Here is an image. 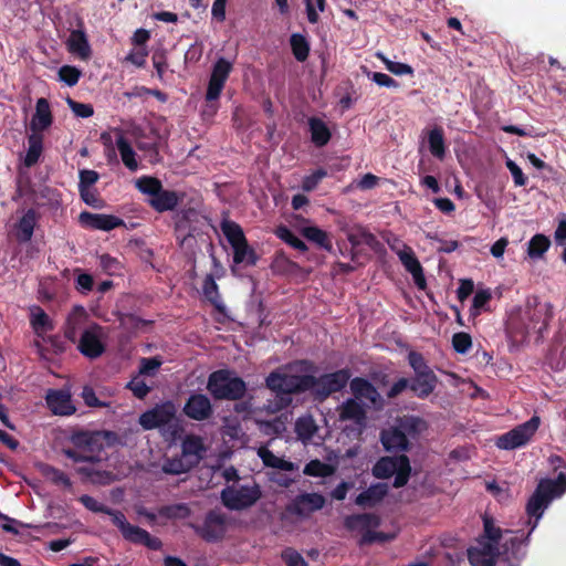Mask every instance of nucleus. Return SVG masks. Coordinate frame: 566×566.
<instances>
[{
    "label": "nucleus",
    "instance_id": "obj_9",
    "mask_svg": "<svg viewBox=\"0 0 566 566\" xmlns=\"http://www.w3.org/2000/svg\"><path fill=\"white\" fill-rule=\"evenodd\" d=\"M376 479H389L395 475L394 488H403L412 474V465L409 455H382L371 469Z\"/></svg>",
    "mask_w": 566,
    "mask_h": 566
},
{
    "label": "nucleus",
    "instance_id": "obj_35",
    "mask_svg": "<svg viewBox=\"0 0 566 566\" xmlns=\"http://www.w3.org/2000/svg\"><path fill=\"white\" fill-rule=\"evenodd\" d=\"M116 146L118 150L120 151V157L123 164L129 169V170H137L138 168V161L136 159V151L132 147V144L129 140L124 137V135H119L116 139Z\"/></svg>",
    "mask_w": 566,
    "mask_h": 566
},
{
    "label": "nucleus",
    "instance_id": "obj_33",
    "mask_svg": "<svg viewBox=\"0 0 566 566\" xmlns=\"http://www.w3.org/2000/svg\"><path fill=\"white\" fill-rule=\"evenodd\" d=\"M311 139L317 147H324L332 138V132L325 120L319 117H310L308 119Z\"/></svg>",
    "mask_w": 566,
    "mask_h": 566
},
{
    "label": "nucleus",
    "instance_id": "obj_18",
    "mask_svg": "<svg viewBox=\"0 0 566 566\" xmlns=\"http://www.w3.org/2000/svg\"><path fill=\"white\" fill-rule=\"evenodd\" d=\"M326 503L322 493H298L292 502L286 505V511L295 516H311L312 512L319 511Z\"/></svg>",
    "mask_w": 566,
    "mask_h": 566
},
{
    "label": "nucleus",
    "instance_id": "obj_30",
    "mask_svg": "<svg viewBox=\"0 0 566 566\" xmlns=\"http://www.w3.org/2000/svg\"><path fill=\"white\" fill-rule=\"evenodd\" d=\"M439 379L432 368H429L421 377L410 379V389L418 398H428L436 389Z\"/></svg>",
    "mask_w": 566,
    "mask_h": 566
},
{
    "label": "nucleus",
    "instance_id": "obj_36",
    "mask_svg": "<svg viewBox=\"0 0 566 566\" xmlns=\"http://www.w3.org/2000/svg\"><path fill=\"white\" fill-rule=\"evenodd\" d=\"M43 153V137L40 134H32L28 137V150L24 157V165L32 167L38 164L40 155Z\"/></svg>",
    "mask_w": 566,
    "mask_h": 566
},
{
    "label": "nucleus",
    "instance_id": "obj_42",
    "mask_svg": "<svg viewBox=\"0 0 566 566\" xmlns=\"http://www.w3.org/2000/svg\"><path fill=\"white\" fill-rule=\"evenodd\" d=\"M275 234L279 239L283 240V242L298 251H307L308 249L307 244L304 243L302 239L297 238L296 233H294L291 228L286 227V224H280L275 229Z\"/></svg>",
    "mask_w": 566,
    "mask_h": 566
},
{
    "label": "nucleus",
    "instance_id": "obj_61",
    "mask_svg": "<svg viewBox=\"0 0 566 566\" xmlns=\"http://www.w3.org/2000/svg\"><path fill=\"white\" fill-rule=\"evenodd\" d=\"M161 365L160 357H142L139 373L140 375H154L155 370L159 369Z\"/></svg>",
    "mask_w": 566,
    "mask_h": 566
},
{
    "label": "nucleus",
    "instance_id": "obj_49",
    "mask_svg": "<svg viewBox=\"0 0 566 566\" xmlns=\"http://www.w3.org/2000/svg\"><path fill=\"white\" fill-rule=\"evenodd\" d=\"M99 175L97 171H94V169H82L80 171V181H78V190L80 196L84 193V191L87 190V188L93 187L96 181H98Z\"/></svg>",
    "mask_w": 566,
    "mask_h": 566
},
{
    "label": "nucleus",
    "instance_id": "obj_12",
    "mask_svg": "<svg viewBox=\"0 0 566 566\" xmlns=\"http://www.w3.org/2000/svg\"><path fill=\"white\" fill-rule=\"evenodd\" d=\"M539 424L541 418L532 417L530 420L514 427L509 432H504V434L499 436L495 444L497 448H501V450H514V448L527 444L534 433L537 432Z\"/></svg>",
    "mask_w": 566,
    "mask_h": 566
},
{
    "label": "nucleus",
    "instance_id": "obj_31",
    "mask_svg": "<svg viewBox=\"0 0 566 566\" xmlns=\"http://www.w3.org/2000/svg\"><path fill=\"white\" fill-rule=\"evenodd\" d=\"M399 260L405 265L406 270L410 272L416 285L419 289H426L427 280L423 273L422 264L413 252L399 253Z\"/></svg>",
    "mask_w": 566,
    "mask_h": 566
},
{
    "label": "nucleus",
    "instance_id": "obj_11",
    "mask_svg": "<svg viewBox=\"0 0 566 566\" xmlns=\"http://www.w3.org/2000/svg\"><path fill=\"white\" fill-rule=\"evenodd\" d=\"M262 494V489L258 482L241 484L240 486H226L221 492V502L231 511H243V509L252 507Z\"/></svg>",
    "mask_w": 566,
    "mask_h": 566
},
{
    "label": "nucleus",
    "instance_id": "obj_23",
    "mask_svg": "<svg viewBox=\"0 0 566 566\" xmlns=\"http://www.w3.org/2000/svg\"><path fill=\"white\" fill-rule=\"evenodd\" d=\"M78 220L85 228L103 229L104 231H111V229L125 224L124 219L118 218V216L95 214V212H87V210L80 213Z\"/></svg>",
    "mask_w": 566,
    "mask_h": 566
},
{
    "label": "nucleus",
    "instance_id": "obj_54",
    "mask_svg": "<svg viewBox=\"0 0 566 566\" xmlns=\"http://www.w3.org/2000/svg\"><path fill=\"white\" fill-rule=\"evenodd\" d=\"M484 524V536H486L495 546H499L500 541L502 539V530L501 527H497L493 523L492 518H489V516H484L483 518Z\"/></svg>",
    "mask_w": 566,
    "mask_h": 566
},
{
    "label": "nucleus",
    "instance_id": "obj_20",
    "mask_svg": "<svg viewBox=\"0 0 566 566\" xmlns=\"http://www.w3.org/2000/svg\"><path fill=\"white\" fill-rule=\"evenodd\" d=\"M45 403L56 416H72L76 410L69 389H49Z\"/></svg>",
    "mask_w": 566,
    "mask_h": 566
},
{
    "label": "nucleus",
    "instance_id": "obj_21",
    "mask_svg": "<svg viewBox=\"0 0 566 566\" xmlns=\"http://www.w3.org/2000/svg\"><path fill=\"white\" fill-rule=\"evenodd\" d=\"M185 415L196 421H205L211 418L213 406L211 400L205 394H192L188 397L184 406Z\"/></svg>",
    "mask_w": 566,
    "mask_h": 566
},
{
    "label": "nucleus",
    "instance_id": "obj_37",
    "mask_svg": "<svg viewBox=\"0 0 566 566\" xmlns=\"http://www.w3.org/2000/svg\"><path fill=\"white\" fill-rule=\"evenodd\" d=\"M303 235L326 251H333V243L326 230L319 227H304Z\"/></svg>",
    "mask_w": 566,
    "mask_h": 566
},
{
    "label": "nucleus",
    "instance_id": "obj_27",
    "mask_svg": "<svg viewBox=\"0 0 566 566\" xmlns=\"http://www.w3.org/2000/svg\"><path fill=\"white\" fill-rule=\"evenodd\" d=\"M340 421H355L356 424H365L367 415L359 398H347L338 408Z\"/></svg>",
    "mask_w": 566,
    "mask_h": 566
},
{
    "label": "nucleus",
    "instance_id": "obj_24",
    "mask_svg": "<svg viewBox=\"0 0 566 566\" xmlns=\"http://www.w3.org/2000/svg\"><path fill=\"white\" fill-rule=\"evenodd\" d=\"M347 238L352 245V259L356 260L357 252L356 249L359 245H367L373 251H381L384 249L382 243H380L379 239L376 238L375 233H371L368 228L365 227H356L352 228L349 232H347Z\"/></svg>",
    "mask_w": 566,
    "mask_h": 566
},
{
    "label": "nucleus",
    "instance_id": "obj_13",
    "mask_svg": "<svg viewBox=\"0 0 566 566\" xmlns=\"http://www.w3.org/2000/svg\"><path fill=\"white\" fill-rule=\"evenodd\" d=\"M198 536L208 543L223 539L228 532V518L226 513L220 510H210L207 512L202 524H190Z\"/></svg>",
    "mask_w": 566,
    "mask_h": 566
},
{
    "label": "nucleus",
    "instance_id": "obj_5",
    "mask_svg": "<svg viewBox=\"0 0 566 566\" xmlns=\"http://www.w3.org/2000/svg\"><path fill=\"white\" fill-rule=\"evenodd\" d=\"M553 315L551 304H535L533 306L527 304L522 317L521 326L518 327L514 322L511 323L509 326V333L513 340H517V343L526 340L531 332H537L539 335H543L545 329H547Z\"/></svg>",
    "mask_w": 566,
    "mask_h": 566
},
{
    "label": "nucleus",
    "instance_id": "obj_4",
    "mask_svg": "<svg viewBox=\"0 0 566 566\" xmlns=\"http://www.w3.org/2000/svg\"><path fill=\"white\" fill-rule=\"evenodd\" d=\"M135 187L147 196V205L158 213L177 210L182 199L177 190L166 189L157 177H139L135 181Z\"/></svg>",
    "mask_w": 566,
    "mask_h": 566
},
{
    "label": "nucleus",
    "instance_id": "obj_40",
    "mask_svg": "<svg viewBox=\"0 0 566 566\" xmlns=\"http://www.w3.org/2000/svg\"><path fill=\"white\" fill-rule=\"evenodd\" d=\"M191 514V507L186 502L178 504H167V506L158 507V515L167 520H185Z\"/></svg>",
    "mask_w": 566,
    "mask_h": 566
},
{
    "label": "nucleus",
    "instance_id": "obj_60",
    "mask_svg": "<svg viewBox=\"0 0 566 566\" xmlns=\"http://www.w3.org/2000/svg\"><path fill=\"white\" fill-rule=\"evenodd\" d=\"M285 428L284 421L281 418H274V420L260 421V430L269 436H277L283 432Z\"/></svg>",
    "mask_w": 566,
    "mask_h": 566
},
{
    "label": "nucleus",
    "instance_id": "obj_26",
    "mask_svg": "<svg viewBox=\"0 0 566 566\" xmlns=\"http://www.w3.org/2000/svg\"><path fill=\"white\" fill-rule=\"evenodd\" d=\"M389 493L388 482H374L364 492L358 493L355 499L356 505L360 507H375L377 503L382 502Z\"/></svg>",
    "mask_w": 566,
    "mask_h": 566
},
{
    "label": "nucleus",
    "instance_id": "obj_58",
    "mask_svg": "<svg viewBox=\"0 0 566 566\" xmlns=\"http://www.w3.org/2000/svg\"><path fill=\"white\" fill-rule=\"evenodd\" d=\"M82 329L80 319L70 316L65 322L64 336L72 343H78V335Z\"/></svg>",
    "mask_w": 566,
    "mask_h": 566
},
{
    "label": "nucleus",
    "instance_id": "obj_29",
    "mask_svg": "<svg viewBox=\"0 0 566 566\" xmlns=\"http://www.w3.org/2000/svg\"><path fill=\"white\" fill-rule=\"evenodd\" d=\"M53 114L46 97H39L35 104V113L31 116L30 127L33 132H44L52 126Z\"/></svg>",
    "mask_w": 566,
    "mask_h": 566
},
{
    "label": "nucleus",
    "instance_id": "obj_62",
    "mask_svg": "<svg viewBox=\"0 0 566 566\" xmlns=\"http://www.w3.org/2000/svg\"><path fill=\"white\" fill-rule=\"evenodd\" d=\"M67 104L70 105L74 115L82 116L83 118H86V116H92L94 113V107L93 105H90V103L75 102V99L69 97Z\"/></svg>",
    "mask_w": 566,
    "mask_h": 566
},
{
    "label": "nucleus",
    "instance_id": "obj_17",
    "mask_svg": "<svg viewBox=\"0 0 566 566\" xmlns=\"http://www.w3.org/2000/svg\"><path fill=\"white\" fill-rule=\"evenodd\" d=\"M232 70V62H229V60L223 59V56L216 61V63L212 66V73L210 75V80L208 82L206 91V99L208 101V103H211V101H217V98L220 97Z\"/></svg>",
    "mask_w": 566,
    "mask_h": 566
},
{
    "label": "nucleus",
    "instance_id": "obj_2",
    "mask_svg": "<svg viewBox=\"0 0 566 566\" xmlns=\"http://www.w3.org/2000/svg\"><path fill=\"white\" fill-rule=\"evenodd\" d=\"M71 442L75 448L64 449L63 453L74 462H83L76 468L77 473L91 482L102 483V485L114 482L115 473L103 468V462L107 459V455L104 452L99 432H73Z\"/></svg>",
    "mask_w": 566,
    "mask_h": 566
},
{
    "label": "nucleus",
    "instance_id": "obj_55",
    "mask_svg": "<svg viewBox=\"0 0 566 566\" xmlns=\"http://www.w3.org/2000/svg\"><path fill=\"white\" fill-rule=\"evenodd\" d=\"M137 148L144 150L150 161H160L159 144L157 140H137Z\"/></svg>",
    "mask_w": 566,
    "mask_h": 566
},
{
    "label": "nucleus",
    "instance_id": "obj_3",
    "mask_svg": "<svg viewBox=\"0 0 566 566\" xmlns=\"http://www.w3.org/2000/svg\"><path fill=\"white\" fill-rule=\"evenodd\" d=\"M78 501L82 502V504L88 509V511L103 512L104 514H108V516L112 517L113 524L117 526L124 539H127L130 543H135L136 545H144L150 549L163 548L160 538H157V536H151L147 530H143V527H139V525L129 524L123 511L113 510V507L105 506L103 502L96 501V499L92 497V495H82Z\"/></svg>",
    "mask_w": 566,
    "mask_h": 566
},
{
    "label": "nucleus",
    "instance_id": "obj_38",
    "mask_svg": "<svg viewBox=\"0 0 566 566\" xmlns=\"http://www.w3.org/2000/svg\"><path fill=\"white\" fill-rule=\"evenodd\" d=\"M290 46L295 60L306 61L311 53V43L302 33H292L290 36Z\"/></svg>",
    "mask_w": 566,
    "mask_h": 566
},
{
    "label": "nucleus",
    "instance_id": "obj_14",
    "mask_svg": "<svg viewBox=\"0 0 566 566\" xmlns=\"http://www.w3.org/2000/svg\"><path fill=\"white\" fill-rule=\"evenodd\" d=\"M379 525L380 516L375 515V513H360L359 515H349L345 518V526L349 528V531H356V528L364 531L359 539L360 545H370V543H375V541L386 539L384 533L373 531L371 528V526Z\"/></svg>",
    "mask_w": 566,
    "mask_h": 566
},
{
    "label": "nucleus",
    "instance_id": "obj_41",
    "mask_svg": "<svg viewBox=\"0 0 566 566\" xmlns=\"http://www.w3.org/2000/svg\"><path fill=\"white\" fill-rule=\"evenodd\" d=\"M551 241L545 233H535L527 242V254L531 258H541L548 251Z\"/></svg>",
    "mask_w": 566,
    "mask_h": 566
},
{
    "label": "nucleus",
    "instance_id": "obj_28",
    "mask_svg": "<svg viewBox=\"0 0 566 566\" xmlns=\"http://www.w3.org/2000/svg\"><path fill=\"white\" fill-rule=\"evenodd\" d=\"M350 390L358 399H367L373 405L382 403V398L377 388L365 377H355L350 380Z\"/></svg>",
    "mask_w": 566,
    "mask_h": 566
},
{
    "label": "nucleus",
    "instance_id": "obj_53",
    "mask_svg": "<svg viewBox=\"0 0 566 566\" xmlns=\"http://www.w3.org/2000/svg\"><path fill=\"white\" fill-rule=\"evenodd\" d=\"M492 294L490 290H480L476 291L473 298H472V307H471V314L472 315H479L480 311L484 308L486 303L491 300Z\"/></svg>",
    "mask_w": 566,
    "mask_h": 566
},
{
    "label": "nucleus",
    "instance_id": "obj_19",
    "mask_svg": "<svg viewBox=\"0 0 566 566\" xmlns=\"http://www.w3.org/2000/svg\"><path fill=\"white\" fill-rule=\"evenodd\" d=\"M379 440L384 449L395 455H400L399 451L403 453V451H408L411 448L410 441L405 436L403 428L401 426V418L398 419L396 426L382 429L379 434Z\"/></svg>",
    "mask_w": 566,
    "mask_h": 566
},
{
    "label": "nucleus",
    "instance_id": "obj_57",
    "mask_svg": "<svg viewBox=\"0 0 566 566\" xmlns=\"http://www.w3.org/2000/svg\"><path fill=\"white\" fill-rule=\"evenodd\" d=\"M282 558L287 566H308L306 559H304L303 555L297 553L295 548H285L282 552Z\"/></svg>",
    "mask_w": 566,
    "mask_h": 566
},
{
    "label": "nucleus",
    "instance_id": "obj_6",
    "mask_svg": "<svg viewBox=\"0 0 566 566\" xmlns=\"http://www.w3.org/2000/svg\"><path fill=\"white\" fill-rule=\"evenodd\" d=\"M552 485L553 484L552 482H548V479H543L542 481L538 482L533 494L528 499L526 505V513L527 516H530L528 523L531 524V530L524 539L518 538V536H511L510 538H507L506 545L507 543L511 544L513 555H516L517 551L521 548L523 543H525V541H528L530 535L532 534L534 528H536L538 521L541 520L545 510L548 507L551 503Z\"/></svg>",
    "mask_w": 566,
    "mask_h": 566
},
{
    "label": "nucleus",
    "instance_id": "obj_45",
    "mask_svg": "<svg viewBox=\"0 0 566 566\" xmlns=\"http://www.w3.org/2000/svg\"><path fill=\"white\" fill-rule=\"evenodd\" d=\"M401 426L403 428L405 436L407 439L409 437H418L427 428V421L420 417H402Z\"/></svg>",
    "mask_w": 566,
    "mask_h": 566
},
{
    "label": "nucleus",
    "instance_id": "obj_7",
    "mask_svg": "<svg viewBox=\"0 0 566 566\" xmlns=\"http://www.w3.org/2000/svg\"><path fill=\"white\" fill-rule=\"evenodd\" d=\"M210 395L216 399H241L248 391V385L232 369L221 368L212 371L207 381Z\"/></svg>",
    "mask_w": 566,
    "mask_h": 566
},
{
    "label": "nucleus",
    "instance_id": "obj_46",
    "mask_svg": "<svg viewBox=\"0 0 566 566\" xmlns=\"http://www.w3.org/2000/svg\"><path fill=\"white\" fill-rule=\"evenodd\" d=\"M202 292L205 297L212 303V305L220 306V291L219 285L214 280V275L209 273L203 279Z\"/></svg>",
    "mask_w": 566,
    "mask_h": 566
},
{
    "label": "nucleus",
    "instance_id": "obj_56",
    "mask_svg": "<svg viewBox=\"0 0 566 566\" xmlns=\"http://www.w3.org/2000/svg\"><path fill=\"white\" fill-rule=\"evenodd\" d=\"M382 59V62L385 66L388 69L389 72L396 75H402V74H415V69L411 67L409 64H403V62H392V60L386 59L384 55H379Z\"/></svg>",
    "mask_w": 566,
    "mask_h": 566
},
{
    "label": "nucleus",
    "instance_id": "obj_47",
    "mask_svg": "<svg viewBox=\"0 0 566 566\" xmlns=\"http://www.w3.org/2000/svg\"><path fill=\"white\" fill-rule=\"evenodd\" d=\"M161 469L165 473L170 474H180L187 473L186 459L184 455V450L176 458H168L164 461Z\"/></svg>",
    "mask_w": 566,
    "mask_h": 566
},
{
    "label": "nucleus",
    "instance_id": "obj_10",
    "mask_svg": "<svg viewBox=\"0 0 566 566\" xmlns=\"http://www.w3.org/2000/svg\"><path fill=\"white\" fill-rule=\"evenodd\" d=\"M220 227L229 244L233 249V262L255 265L260 256L254 251V248L249 243L241 224L235 223L232 219H222Z\"/></svg>",
    "mask_w": 566,
    "mask_h": 566
},
{
    "label": "nucleus",
    "instance_id": "obj_63",
    "mask_svg": "<svg viewBox=\"0 0 566 566\" xmlns=\"http://www.w3.org/2000/svg\"><path fill=\"white\" fill-rule=\"evenodd\" d=\"M127 387L137 398H145V396H147L148 392H150L148 384L145 382V380L143 379H138V377H135V379L129 380Z\"/></svg>",
    "mask_w": 566,
    "mask_h": 566
},
{
    "label": "nucleus",
    "instance_id": "obj_48",
    "mask_svg": "<svg viewBox=\"0 0 566 566\" xmlns=\"http://www.w3.org/2000/svg\"><path fill=\"white\" fill-rule=\"evenodd\" d=\"M81 71L77 67H74V65H62V67L59 69V77L61 81L66 83L69 86H74V84H77L81 78Z\"/></svg>",
    "mask_w": 566,
    "mask_h": 566
},
{
    "label": "nucleus",
    "instance_id": "obj_43",
    "mask_svg": "<svg viewBox=\"0 0 566 566\" xmlns=\"http://www.w3.org/2000/svg\"><path fill=\"white\" fill-rule=\"evenodd\" d=\"M506 541L507 539H505L504 542L505 551L502 554L499 547H496V545H494L493 542H491V539L486 538L485 535L482 539H479L480 546L481 548H483L484 557L489 558L493 566H495L499 558L504 557V555H507L510 548L513 552L511 544L506 545Z\"/></svg>",
    "mask_w": 566,
    "mask_h": 566
},
{
    "label": "nucleus",
    "instance_id": "obj_44",
    "mask_svg": "<svg viewBox=\"0 0 566 566\" xmlns=\"http://www.w3.org/2000/svg\"><path fill=\"white\" fill-rule=\"evenodd\" d=\"M334 471L333 464L324 463L321 459H311L305 464L303 473L310 474V476H329Z\"/></svg>",
    "mask_w": 566,
    "mask_h": 566
},
{
    "label": "nucleus",
    "instance_id": "obj_8",
    "mask_svg": "<svg viewBox=\"0 0 566 566\" xmlns=\"http://www.w3.org/2000/svg\"><path fill=\"white\" fill-rule=\"evenodd\" d=\"M172 221L175 238L181 248L190 239H196L199 234L206 233L210 226L208 216L202 214L200 210L193 209V207L176 210Z\"/></svg>",
    "mask_w": 566,
    "mask_h": 566
},
{
    "label": "nucleus",
    "instance_id": "obj_15",
    "mask_svg": "<svg viewBox=\"0 0 566 566\" xmlns=\"http://www.w3.org/2000/svg\"><path fill=\"white\" fill-rule=\"evenodd\" d=\"M176 403L171 402V400H166V402L157 403L155 407H150L147 411L142 412L138 423L145 430H154V428L170 424L176 419Z\"/></svg>",
    "mask_w": 566,
    "mask_h": 566
},
{
    "label": "nucleus",
    "instance_id": "obj_59",
    "mask_svg": "<svg viewBox=\"0 0 566 566\" xmlns=\"http://www.w3.org/2000/svg\"><path fill=\"white\" fill-rule=\"evenodd\" d=\"M31 324H32L33 328L36 329V332H38V329L52 328V324H51L49 314H46L45 311H43V308H41V307H38L36 312L33 313V315L31 317Z\"/></svg>",
    "mask_w": 566,
    "mask_h": 566
},
{
    "label": "nucleus",
    "instance_id": "obj_50",
    "mask_svg": "<svg viewBox=\"0 0 566 566\" xmlns=\"http://www.w3.org/2000/svg\"><path fill=\"white\" fill-rule=\"evenodd\" d=\"M408 363L411 368L415 370V376H421L422 373H426L429 369V365L427 363L426 357L420 354V352L411 350L408 354Z\"/></svg>",
    "mask_w": 566,
    "mask_h": 566
},
{
    "label": "nucleus",
    "instance_id": "obj_25",
    "mask_svg": "<svg viewBox=\"0 0 566 566\" xmlns=\"http://www.w3.org/2000/svg\"><path fill=\"white\" fill-rule=\"evenodd\" d=\"M80 28L72 30L66 41L67 49L73 54H76L82 60H90L92 57V45L86 31L83 30L84 22L78 21Z\"/></svg>",
    "mask_w": 566,
    "mask_h": 566
},
{
    "label": "nucleus",
    "instance_id": "obj_39",
    "mask_svg": "<svg viewBox=\"0 0 566 566\" xmlns=\"http://www.w3.org/2000/svg\"><path fill=\"white\" fill-rule=\"evenodd\" d=\"M39 469L40 473L50 482L56 485H63L64 488H72V482L67 473L63 472V470L56 469V467H52V464L49 463L40 464Z\"/></svg>",
    "mask_w": 566,
    "mask_h": 566
},
{
    "label": "nucleus",
    "instance_id": "obj_52",
    "mask_svg": "<svg viewBox=\"0 0 566 566\" xmlns=\"http://www.w3.org/2000/svg\"><path fill=\"white\" fill-rule=\"evenodd\" d=\"M468 556L472 566H493V563L484 556L480 542L468 549Z\"/></svg>",
    "mask_w": 566,
    "mask_h": 566
},
{
    "label": "nucleus",
    "instance_id": "obj_22",
    "mask_svg": "<svg viewBox=\"0 0 566 566\" xmlns=\"http://www.w3.org/2000/svg\"><path fill=\"white\" fill-rule=\"evenodd\" d=\"M181 448L184 450L185 464L187 471L192 470L195 465L199 464L200 460L203 459L206 453V446L201 436L188 434L185 436L181 441Z\"/></svg>",
    "mask_w": 566,
    "mask_h": 566
},
{
    "label": "nucleus",
    "instance_id": "obj_51",
    "mask_svg": "<svg viewBox=\"0 0 566 566\" xmlns=\"http://www.w3.org/2000/svg\"><path fill=\"white\" fill-rule=\"evenodd\" d=\"M452 345L458 353H467L472 347V336L468 332H455L452 336Z\"/></svg>",
    "mask_w": 566,
    "mask_h": 566
},
{
    "label": "nucleus",
    "instance_id": "obj_64",
    "mask_svg": "<svg viewBox=\"0 0 566 566\" xmlns=\"http://www.w3.org/2000/svg\"><path fill=\"white\" fill-rule=\"evenodd\" d=\"M506 167L511 171L513 181L515 185H517V187H523V185H526L527 177H525V175H524L522 168H520L518 164L514 163V160H511V158H509L506 160Z\"/></svg>",
    "mask_w": 566,
    "mask_h": 566
},
{
    "label": "nucleus",
    "instance_id": "obj_34",
    "mask_svg": "<svg viewBox=\"0 0 566 566\" xmlns=\"http://www.w3.org/2000/svg\"><path fill=\"white\" fill-rule=\"evenodd\" d=\"M428 146L434 158H444L447 154V146L444 143V130L441 126H434V128L428 133Z\"/></svg>",
    "mask_w": 566,
    "mask_h": 566
},
{
    "label": "nucleus",
    "instance_id": "obj_32",
    "mask_svg": "<svg viewBox=\"0 0 566 566\" xmlns=\"http://www.w3.org/2000/svg\"><path fill=\"white\" fill-rule=\"evenodd\" d=\"M39 214L35 209H28L17 223L18 239L20 242H29L36 227Z\"/></svg>",
    "mask_w": 566,
    "mask_h": 566
},
{
    "label": "nucleus",
    "instance_id": "obj_1",
    "mask_svg": "<svg viewBox=\"0 0 566 566\" xmlns=\"http://www.w3.org/2000/svg\"><path fill=\"white\" fill-rule=\"evenodd\" d=\"M286 369L290 370L289 374L274 369L265 378V386L276 394L275 401L266 406L271 412H279L282 408L289 407L292 401L291 395H298L306 390H311L318 401H324L334 392L345 389L352 378L349 368L336 369L331 374L316 377L313 375L316 365L308 359L294 360L286 366Z\"/></svg>",
    "mask_w": 566,
    "mask_h": 566
},
{
    "label": "nucleus",
    "instance_id": "obj_16",
    "mask_svg": "<svg viewBox=\"0 0 566 566\" xmlns=\"http://www.w3.org/2000/svg\"><path fill=\"white\" fill-rule=\"evenodd\" d=\"M104 327L98 323H92L87 328L81 332L77 349L88 358H97L103 355L105 344L103 342Z\"/></svg>",
    "mask_w": 566,
    "mask_h": 566
}]
</instances>
